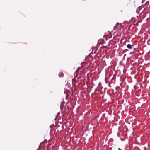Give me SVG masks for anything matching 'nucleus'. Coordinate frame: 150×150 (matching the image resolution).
<instances>
[{"label":"nucleus","instance_id":"obj_1","mask_svg":"<svg viewBox=\"0 0 150 150\" xmlns=\"http://www.w3.org/2000/svg\"><path fill=\"white\" fill-rule=\"evenodd\" d=\"M64 76L63 73L62 72H60L59 74V76L60 77H62Z\"/></svg>","mask_w":150,"mask_h":150},{"label":"nucleus","instance_id":"obj_2","mask_svg":"<svg viewBox=\"0 0 150 150\" xmlns=\"http://www.w3.org/2000/svg\"><path fill=\"white\" fill-rule=\"evenodd\" d=\"M127 48H128L129 49H131L132 48V45L130 44H128L127 45Z\"/></svg>","mask_w":150,"mask_h":150},{"label":"nucleus","instance_id":"obj_3","mask_svg":"<svg viewBox=\"0 0 150 150\" xmlns=\"http://www.w3.org/2000/svg\"><path fill=\"white\" fill-rule=\"evenodd\" d=\"M110 83V84H109V86L110 87H111V86H110V84H111V83Z\"/></svg>","mask_w":150,"mask_h":150},{"label":"nucleus","instance_id":"obj_4","mask_svg":"<svg viewBox=\"0 0 150 150\" xmlns=\"http://www.w3.org/2000/svg\"><path fill=\"white\" fill-rule=\"evenodd\" d=\"M143 0H142V3H143V2H144V1H143Z\"/></svg>","mask_w":150,"mask_h":150},{"label":"nucleus","instance_id":"obj_5","mask_svg":"<svg viewBox=\"0 0 150 150\" xmlns=\"http://www.w3.org/2000/svg\"><path fill=\"white\" fill-rule=\"evenodd\" d=\"M78 69L76 70V72H77L78 71Z\"/></svg>","mask_w":150,"mask_h":150}]
</instances>
